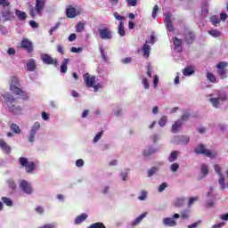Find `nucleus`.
Masks as SVG:
<instances>
[{"mask_svg":"<svg viewBox=\"0 0 228 228\" xmlns=\"http://www.w3.org/2000/svg\"><path fill=\"white\" fill-rule=\"evenodd\" d=\"M21 49H25L27 53L31 54V53L34 51L33 43L28 38H23L21 41Z\"/></svg>","mask_w":228,"mask_h":228,"instance_id":"nucleus-14","label":"nucleus"},{"mask_svg":"<svg viewBox=\"0 0 228 228\" xmlns=\"http://www.w3.org/2000/svg\"><path fill=\"white\" fill-rule=\"evenodd\" d=\"M174 45H175V50L177 51V53H181L182 51V47H181V44H183V42L181 41V39L175 37L173 40Z\"/></svg>","mask_w":228,"mask_h":228,"instance_id":"nucleus-24","label":"nucleus"},{"mask_svg":"<svg viewBox=\"0 0 228 228\" xmlns=\"http://www.w3.org/2000/svg\"><path fill=\"white\" fill-rule=\"evenodd\" d=\"M67 65H69V59H64L62 61V64L61 66V74H65L67 72Z\"/></svg>","mask_w":228,"mask_h":228,"instance_id":"nucleus-32","label":"nucleus"},{"mask_svg":"<svg viewBox=\"0 0 228 228\" xmlns=\"http://www.w3.org/2000/svg\"><path fill=\"white\" fill-rule=\"evenodd\" d=\"M207 198L211 199L207 201L208 208H213V206H215V194H213V187H210V191L207 193Z\"/></svg>","mask_w":228,"mask_h":228,"instance_id":"nucleus-18","label":"nucleus"},{"mask_svg":"<svg viewBox=\"0 0 228 228\" xmlns=\"http://www.w3.org/2000/svg\"><path fill=\"white\" fill-rule=\"evenodd\" d=\"M184 205V198L181 197V198H176L174 201V206H175V208H181V206Z\"/></svg>","mask_w":228,"mask_h":228,"instance_id":"nucleus-31","label":"nucleus"},{"mask_svg":"<svg viewBox=\"0 0 228 228\" xmlns=\"http://www.w3.org/2000/svg\"><path fill=\"white\" fill-rule=\"evenodd\" d=\"M100 53L103 61H108V53L104 51V47H100Z\"/></svg>","mask_w":228,"mask_h":228,"instance_id":"nucleus-40","label":"nucleus"},{"mask_svg":"<svg viewBox=\"0 0 228 228\" xmlns=\"http://www.w3.org/2000/svg\"><path fill=\"white\" fill-rule=\"evenodd\" d=\"M195 153L196 154H203L204 156H207V158H211L212 159L216 158V151H211L202 144H200L196 149H195Z\"/></svg>","mask_w":228,"mask_h":228,"instance_id":"nucleus-7","label":"nucleus"},{"mask_svg":"<svg viewBox=\"0 0 228 228\" xmlns=\"http://www.w3.org/2000/svg\"><path fill=\"white\" fill-rule=\"evenodd\" d=\"M86 218H88V215H86V213L78 216L76 219H75V224L76 225H79V224H83V222H85Z\"/></svg>","mask_w":228,"mask_h":228,"instance_id":"nucleus-25","label":"nucleus"},{"mask_svg":"<svg viewBox=\"0 0 228 228\" xmlns=\"http://www.w3.org/2000/svg\"><path fill=\"white\" fill-rule=\"evenodd\" d=\"M173 143H182V145H188L190 137L186 135H176L172 140Z\"/></svg>","mask_w":228,"mask_h":228,"instance_id":"nucleus-15","label":"nucleus"},{"mask_svg":"<svg viewBox=\"0 0 228 228\" xmlns=\"http://www.w3.org/2000/svg\"><path fill=\"white\" fill-rule=\"evenodd\" d=\"M101 138H102V132H99L98 134H96V135L94 136L93 142L94 143H97V142H99L101 140Z\"/></svg>","mask_w":228,"mask_h":228,"instance_id":"nucleus-53","label":"nucleus"},{"mask_svg":"<svg viewBox=\"0 0 228 228\" xmlns=\"http://www.w3.org/2000/svg\"><path fill=\"white\" fill-rule=\"evenodd\" d=\"M159 170L157 167H153L151 169L148 170V177H152L154 174H156Z\"/></svg>","mask_w":228,"mask_h":228,"instance_id":"nucleus-43","label":"nucleus"},{"mask_svg":"<svg viewBox=\"0 0 228 228\" xmlns=\"http://www.w3.org/2000/svg\"><path fill=\"white\" fill-rule=\"evenodd\" d=\"M99 35L102 40H111L113 38V35L110 28H100Z\"/></svg>","mask_w":228,"mask_h":228,"instance_id":"nucleus-13","label":"nucleus"},{"mask_svg":"<svg viewBox=\"0 0 228 228\" xmlns=\"http://www.w3.org/2000/svg\"><path fill=\"white\" fill-rule=\"evenodd\" d=\"M142 54L144 56V58H149L150 54H151V45H148V43H146L142 48Z\"/></svg>","mask_w":228,"mask_h":228,"instance_id":"nucleus-23","label":"nucleus"},{"mask_svg":"<svg viewBox=\"0 0 228 228\" xmlns=\"http://www.w3.org/2000/svg\"><path fill=\"white\" fill-rule=\"evenodd\" d=\"M157 151H158L157 149H154V148L151 147L148 150H144L143 156H145V157L152 156V154H154V152H157Z\"/></svg>","mask_w":228,"mask_h":228,"instance_id":"nucleus-34","label":"nucleus"},{"mask_svg":"<svg viewBox=\"0 0 228 228\" xmlns=\"http://www.w3.org/2000/svg\"><path fill=\"white\" fill-rule=\"evenodd\" d=\"M2 200L4 204H5V206H8L9 208H12V206H13V201L8 197H3Z\"/></svg>","mask_w":228,"mask_h":228,"instance_id":"nucleus-37","label":"nucleus"},{"mask_svg":"<svg viewBox=\"0 0 228 228\" xmlns=\"http://www.w3.org/2000/svg\"><path fill=\"white\" fill-rule=\"evenodd\" d=\"M158 12H159V7L158 5H154L152 13H151L152 19H156V17H158Z\"/></svg>","mask_w":228,"mask_h":228,"instance_id":"nucleus-47","label":"nucleus"},{"mask_svg":"<svg viewBox=\"0 0 228 228\" xmlns=\"http://www.w3.org/2000/svg\"><path fill=\"white\" fill-rule=\"evenodd\" d=\"M195 71L193 70V68L191 67H187L183 70V76L189 77L191 76Z\"/></svg>","mask_w":228,"mask_h":228,"instance_id":"nucleus-35","label":"nucleus"},{"mask_svg":"<svg viewBox=\"0 0 228 228\" xmlns=\"http://www.w3.org/2000/svg\"><path fill=\"white\" fill-rule=\"evenodd\" d=\"M178 156H179V151H172L168 158L169 163H174V161L177 159Z\"/></svg>","mask_w":228,"mask_h":228,"instance_id":"nucleus-28","label":"nucleus"},{"mask_svg":"<svg viewBox=\"0 0 228 228\" xmlns=\"http://www.w3.org/2000/svg\"><path fill=\"white\" fill-rule=\"evenodd\" d=\"M112 115H115V117H120V115H122V109L120 107H115L112 111Z\"/></svg>","mask_w":228,"mask_h":228,"instance_id":"nucleus-41","label":"nucleus"},{"mask_svg":"<svg viewBox=\"0 0 228 228\" xmlns=\"http://www.w3.org/2000/svg\"><path fill=\"white\" fill-rule=\"evenodd\" d=\"M147 191H142L140 196L138 197L139 200H145L147 199Z\"/></svg>","mask_w":228,"mask_h":228,"instance_id":"nucleus-51","label":"nucleus"},{"mask_svg":"<svg viewBox=\"0 0 228 228\" xmlns=\"http://www.w3.org/2000/svg\"><path fill=\"white\" fill-rule=\"evenodd\" d=\"M77 33H83L85 31V24L83 22H78L77 25Z\"/></svg>","mask_w":228,"mask_h":228,"instance_id":"nucleus-42","label":"nucleus"},{"mask_svg":"<svg viewBox=\"0 0 228 228\" xmlns=\"http://www.w3.org/2000/svg\"><path fill=\"white\" fill-rule=\"evenodd\" d=\"M47 0H36V5L30 9V16L35 19L37 15H42Z\"/></svg>","mask_w":228,"mask_h":228,"instance_id":"nucleus-5","label":"nucleus"},{"mask_svg":"<svg viewBox=\"0 0 228 228\" xmlns=\"http://www.w3.org/2000/svg\"><path fill=\"white\" fill-rule=\"evenodd\" d=\"M181 127H183V121L181 119H178L171 128L172 133L176 134L178 131H181Z\"/></svg>","mask_w":228,"mask_h":228,"instance_id":"nucleus-21","label":"nucleus"},{"mask_svg":"<svg viewBox=\"0 0 228 228\" xmlns=\"http://www.w3.org/2000/svg\"><path fill=\"white\" fill-rule=\"evenodd\" d=\"M221 190H225L227 188V184H225V177H224V175H219V181H218Z\"/></svg>","mask_w":228,"mask_h":228,"instance_id":"nucleus-33","label":"nucleus"},{"mask_svg":"<svg viewBox=\"0 0 228 228\" xmlns=\"http://www.w3.org/2000/svg\"><path fill=\"white\" fill-rule=\"evenodd\" d=\"M66 15L69 19H74V17L79 15V11L76 10V8L72 6H69L66 9Z\"/></svg>","mask_w":228,"mask_h":228,"instance_id":"nucleus-17","label":"nucleus"},{"mask_svg":"<svg viewBox=\"0 0 228 228\" xmlns=\"http://www.w3.org/2000/svg\"><path fill=\"white\" fill-rule=\"evenodd\" d=\"M197 200H199V196L190 198L189 203H188L189 208H190L191 206H193V204H194L195 202H197Z\"/></svg>","mask_w":228,"mask_h":228,"instance_id":"nucleus-55","label":"nucleus"},{"mask_svg":"<svg viewBox=\"0 0 228 228\" xmlns=\"http://www.w3.org/2000/svg\"><path fill=\"white\" fill-rule=\"evenodd\" d=\"M15 13L20 20H26V19L28 18V15L26 14V12L22 11L16 10Z\"/></svg>","mask_w":228,"mask_h":228,"instance_id":"nucleus-29","label":"nucleus"},{"mask_svg":"<svg viewBox=\"0 0 228 228\" xmlns=\"http://www.w3.org/2000/svg\"><path fill=\"white\" fill-rule=\"evenodd\" d=\"M133 61V58L131 57H126L121 60V63H124L125 65H127V63H131Z\"/></svg>","mask_w":228,"mask_h":228,"instance_id":"nucleus-61","label":"nucleus"},{"mask_svg":"<svg viewBox=\"0 0 228 228\" xmlns=\"http://www.w3.org/2000/svg\"><path fill=\"white\" fill-rule=\"evenodd\" d=\"M147 76L150 79L152 77V66L151 64L147 66Z\"/></svg>","mask_w":228,"mask_h":228,"instance_id":"nucleus-62","label":"nucleus"},{"mask_svg":"<svg viewBox=\"0 0 228 228\" xmlns=\"http://www.w3.org/2000/svg\"><path fill=\"white\" fill-rule=\"evenodd\" d=\"M214 170H215L216 174H218L219 176H220V175H224L222 174V168L220 167V166H219L218 164H216V165L214 166Z\"/></svg>","mask_w":228,"mask_h":228,"instance_id":"nucleus-49","label":"nucleus"},{"mask_svg":"<svg viewBox=\"0 0 228 228\" xmlns=\"http://www.w3.org/2000/svg\"><path fill=\"white\" fill-rule=\"evenodd\" d=\"M207 78L208 79V81H210V83H218V81L216 80V77H215V75L211 72L207 73Z\"/></svg>","mask_w":228,"mask_h":228,"instance_id":"nucleus-38","label":"nucleus"},{"mask_svg":"<svg viewBox=\"0 0 228 228\" xmlns=\"http://www.w3.org/2000/svg\"><path fill=\"white\" fill-rule=\"evenodd\" d=\"M113 15L116 20H119V22H124L126 20V17L120 15L118 12H114Z\"/></svg>","mask_w":228,"mask_h":228,"instance_id":"nucleus-46","label":"nucleus"},{"mask_svg":"<svg viewBox=\"0 0 228 228\" xmlns=\"http://www.w3.org/2000/svg\"><path fill=\"white\" fill-rule=\"evenodd\" d=\"M175 218H181V215L175 214L173 217H166L163 219V224L166 227H175L177 225V221H175Z\"/></svg>","mask_w":228,"mask_h":228,"instance_id":"nucleus-10","label":"nucleus"},{"mask_svg":"<svg viewBox=\"0 0 228 228\" xmlns=\"http://www.w3.org/2000/svg\"><path fill=\"white\" fill-rule=\"evenodd\" d=\"M142 84L143 85L145 90H149L150 86L147 77H142Z\"/></svg>","mask_w":228,"mask_h":228,"instance_id":"nucleus-52","label":"nucleus"},{"mask_svg":"<svg viewBox=\"0 0 228 228\" xmlns=\"http://www.w3.org/2000/svg\"><path fill=\"white\" fill-rule=\"evenodd\" d=\"M167 186H168V184H167V183H162L161 185H159V193L165 191V190L167 189Z\"/></svg>","mask_w":228,"mask_h":228,"instance_id":"nucleus-60","label":"nucleus"},{"mask_svg":"<svg viewBox=\"0 0 228 228\" xmlns=\"http://www.w3.org/2000/svg\"><path fill=\"white\" fill-rule=\"evenodd\" d=\"M227 62L222 61L219 62L216 66L218 69L217 74L218 76H220L221 79H225L227 77V71L225 69V67H227Z\"/></svg>","mask_w":228,"mask_h":228,"instance_id":"nucleus-12","label":"nucleus"},{"mask_svg":"<svg viewBox=\"0 0 228 228\" xmlns=\"http://www.w3.org/2000/svg\"><path fill=\"white\" fill-rule=\"evenodd\" d=\"M89 228H106L102 223H94Z\"/></svg>","mask_w":228,"mask_h":228,"instance_id":"nucleus-50","label":"nucleus"},{"mask_svg":"<svg viewBox=\"0 0 228 228\" xmlns=\"http://www.w3.org/2000/svg\"><path fill=\"white\" fill-rule=\"evenodd\" d=\"M6 183L10 190H12V191H15V190H17V183H15V180H13V178L7 179Z\"/></svg>","mask_w":228,"mask_h":228,"instance_id":"nucleus-22","label":"nucleus"},{"mask_svg":"<svg viewBox=\"0 0 228 228\" xmlns=\"http://www.w3.org/2000/svg\"><path fill=\"white\" fill-rule=\"evenodd\" d=\"M0 149L5 154H10V152H12V147H10V145H8V143H6L3 139H0Z\"/></svg>","mask_w":228,"mask_h":228,"instance_id":"nucleus-19","label":"nucleus"},{"mask_svg":"<svg viewBox=\"0 0 228 228\" xmlns=\"http://www.w3.org/2000/svg\"><path fill=\"white\" fill-rule=\"evenodd\" d=\"M170 170L171 172H177V170H179V165L177 163H173L170 166Z\"/></svg>","mask_w":228,"mask_h":228,"instance_id":"nucleus-57","label":"nucleus"},{"mask_svg":"<svg viewBox=\"0 0 228 228\" xmlns=\"http://www.w3.org/2000/svg\"><path fill=\"white\" fill-rule=\"evenodd\" d=\"M145 216H147L146 212L141 214L136 219L134 220V222L132 223V225H138V224H140V222H142V220H143Z\"/></svg>","mask_w":228,"mask_h":228,"instance_id":"nucleus-30","label":"nucleus"},{"mask_svg":"<svg viewBox=\"0 0 228 228\" xmlns=\"http://www.w3.org/2000/svg\"><path fill=\"white\" fill-rule=\"evenodd\" d=\"M11 131H12L13 133H15V134H19V133H20V127H19L17 125L15 124H12L11 125Z\"/></svg>","mask_w":228,"mask_h":228,"instance_id":"nucleus-45","label":"nucleus"},{"mask_svg":"<svg viewBox=\"0 0 228 228\" xmlns=\"http://www.w3.org/2000/svg\"><path fill=\"white\" fill-rule=\"evenodd\" d=\"M19 161L20 165L25 167V170L28 174H32L35 171V168H37L35 162L28 160V159L24 157H20Z\"/></svg>","mask_w":228,"mask_h":228,"instance_id":"nucleus-6","label":"nucleus"},{"mask_svg":"<svg viewBox=\"0 0 228 228\" xmlns=\"http://www.w3.org/2000/svg\"><path fill=\"white\" fill-rule=\"evenodd\" d=\"M10 90L11 92H12V94H14V95H18L20 99H22L23 101H26V99H28V94L19 88V77H11Z\"/></svg>","mask_w":228,"mask_h":228,"instance_id":"nucleus-1","label":"nucleus"},{"mask_svg":"<svg viewBox=\"0 0 228 228\" xmlns=\"http://www.w3.org/2000/svg\"><path fill=\"white\" fill-rule=\"evenodd\" d=\"M4 99H5V103L8 107L9 111H12L15 115H19L20 112V108L15 106V98L12 96V94L6 93L3 95Z\"/></svg>","mask_w":228,"mask_h":228,"instance_id":"nucleus-4","label":"nucleus"},{"mask_svg":"<svg viewBox=\"0 0 228 228\" xmlns=\"http://www.w3.org/2000/svg\"><path fill=\"white\" fill-rule=\"evenodd\" d=\"M201 174L203 175H208L209 174V167L206 164L201 165Z\"/></svg>","mask_w":228,"mask_h":228,"instance_id":"nucleus-44","label":"nucleus"},{"mask_svg":"<svg viewBox=\"0 0 228 228\" xmlns=\"http://www.w3.org/2000/svg\"><path fill=\"white\" fill-rule=\"evenodd\" d=\"M193 40H195V35L193 34V32L188 31L187 33H185V41L187 42V44H191Z\"/></svg>","mask_w":228,"mask_h":228,"instance_id":"nucleus-27","label":"nucleus"},{"mask_svg":"<svg viewBox=\"0 0 228 228\" xmlns=\"http://www.w3.org/2000/svg\"><path fill=\"white\" fill-rule=\"evenodd\" d=\"M209 10L208 9V4H203L201 6V13L202 15H208Z\"/></svg>","mask_w":228,"mask_h":228,"instance_id":"nucleus-48","label":"nucleus"},{"mask_svg":"<svg viewBox=\"0 0 228 228\" xmlns=\"http://www.w3.org/2000/svg\"><path fill=\"white\" fill-rule=\"evenodd\" d=\"M211 22L214 26H216L217 24H220V19H218L216 16H213L211 18Z\"/></svg>","mask_w":228,"mask_h":228,"instance_id":"nucleus-58","label":"nucleus"},{"mask_svg":"<svg viewBox=\"0 0 228 228\" xmlns=\"http://www.w3.org/2000/svg\"><path fill=\"white\" fill-rule=\"evenodd\" d=\"M168 121V118L167 116H163L159 121V125L160 126V127H165V126H167V122Z\"/></svg>","mask_w":228,"mask_h":228,"instance_id":"nucleus-39","label":"nucleus"},{"mask_svg":"<svg viewBox=\"0 0 228 228\" xmlns=\"http://www.w3.org/2000/svg\"><path fill=\"white\" fill-rule=\"evenodd\" d=\"M146 44H151V45H154V44H156V37H154V35H151L150 36V39L146 40Z\"/></svg>","mask_w":228,"mask_h":228,"instance_id":"nucleus-54","label":"nucleus"},{"mask_svg":"<svg viewBox=\"0 0 228 228\" xmlns=\"http://www.w3.org/2000/svg\"><path fill=\"white\" fill-rule=\"evenodd\" d=\"M19 188L23 191V193H26V195H31V193H33V185L26 180L20 181Z\"/></svg>","mask_w":228,"mask_h":228,"instance_id":"nucleus-8","label":"nucleus"},{"mask_svg":"<svg viewBox=\"0 0 228 228\" xmlns=\"http://www.w3.org/2000/svg\"><path fill=\"white\" fill-rule=\"evenodd\" d=\"M3 17H5L7 20L12 19V12H10V10L4 12Z\"/></svg>","mask_w":228,"mask_h":228,"instance_id":"nucleus-64","label":"nucleus"},{"mask_svg":"<svg viewBox=\"0 0 228 228\" xmlns=\"http://www.w3.org/2000/svg\"><path fill=\"white\" fill-rule=\"evenodd\" d=\"M41 117H42L43 120H45V121H47V120H49V118H51V115H49V113H47L45 111H43L41 113Z\"/></svg>","mask_w":228,"mask_h":228,"instance_id":"nucleus-56","label":"nucleus"},{"mask_svg":"<svg viewBox=\"0 0 228 228\" xmlns=\"http://www.w3.org/2000/svg\"><path fill=\"white\" fill-rule=\"evenodd\" d=\"M181 218H183V220L190 218V212L187 210L183 211L181 215Z\"/></svg>","mask_w":228,"mask_h":228,"instance_id":"nucleus-63","label":"nucleus"},{"mask_svg":"<svg viewBox=\"0 0 228 228\" xmlns=\"http://www.w3.org/2000/svg\"><path fill=\"white\" fill-rule=\"evenodd\" d=\"M118 33L120 37H126V28H124V21H119L118 26Z\"/></svg>","mask_w":228,"mask_h":228,"instance_id":"nucleus-26","label":"nucleus"},{"mask_svg":"<svg viewBox=\"0 0 228 228\" xmlns=\"http://www.w3.org/2000/svg\"><path fill=\"white\" fill-rule=\"evenodd\" d=\"M208 35L213 37L214 38H218V37L222 36V33L218 31L217 29H212L208 31Z\"/></svg>","mask_w":228,"mask_h":228,"instance_id":"nucleus-36","label":"nucleus"},{"mask_svg":"<svg viewBox=\"0 0 228 228\" xmlns=\"http://www.w3.org/2000/svg\"><path fill=\"white\" fill-rule=\"evenodd\" d=\"M227 101V94L217 91V96L210 94L209 102L213 108H220L221 104H224Z\"/></svg>","mask_w":228,"mask_h":228,"instance_id":"nucleus-2","label":"nucleus"},{"mask_svg":"<svg viewBox=\"0 0 228 228\" xmlns=\"http://www.w3.org/2000/svg\"><path fill=\"white\" fill-rule=\"evenodd\" d=\"M40 127H41V125H40V122H38V121H36L33 124V126H31L30 132H29V136H28V142L30 143H33V142H35V136H36L37 131H40Z\"/></svg>","mask_w":228,"mask_h":228,"instance_id":"nucleus-9","label":"nucleus"},{"mask_svg":"<svg viewBox=\"0 0 228 228\" xmlns=\"http://www.w3.org/2000/svg\"><path fill=\"white\" fill-rule=\"evenodd\" d=\"M37 69V61L35 59H30L27 61V70L28 72H35Z\"/></svg>","mask_w":228,"mask_h":228,"instance_id":"nucleus-20","label":"nucleus"},{"mask_svg":"<svg viewBox=\"0 0 228 228\" xmlns=\"http://www.w3.org/2000/svg\"><path fill=\"white\" fill-rule=\"evenodd\" d=\"M164 22L168 29V31H174V26L172 25V13L165 12L164 13Z\"/></svg>","mask_w":228,"mask_h":228,"instance_id":"nucleus-16","label":"nucleus"},{"mask_svg":"<svg viewBox=\"0 0 228 228\" xmlns=\"http://www.w3.org/2000/svg\"><path fill=\"white\" fill-rule=\"evenodd\" d=\"M41 60L43 63H45L46 65H55V67H58V60L53 59L47 53H41Z\"/></svg>","mask_w":228,"mask_h":228,"instance_id":"nucleus-11","label":"nucleus"},{"mask_svg":"<svg viewBox=\"0 0 228 228\" xmlns=\"http://www.w3.org/2000/svg\"><path fill=\"white\" fill-rule=\"evenodd\" d=\"M84 81L86 86H88V88H94V92H98L100 88H102L101 84H97V77L94 76H90L89 73H86L84 75Z\"/></svg>","mask_w":228,"mask_h":228,"instance_id":"nucleus-3","label":"nucleus"},{"mask_svg":"<svg viewBox=\"0 0 228 228\" xmlns=\"http://www.w3.org/2000/svg\"><path fill=\"white\" fill-rule=\"evenodd\" d=\"M158 83H159V77L158 75H155L153 77V87L158 88Z\"/></svg>","mask_w":228,"mask_h":228,"instance_id":"nucleus-59","label":"nucleus"}]
</instances>
